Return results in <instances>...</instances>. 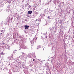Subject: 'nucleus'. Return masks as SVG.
Wrapping results in <instances>:
<instances>
[{
	"label": "nucleus",
	"mask_w": 74,
	"mask_h": 74,
	"mask_svg": "<svg viewBox=\"0 0 74 74\" xmlns=\"http://www.w3.org/2000/svg\"><path fill=\"white\" fill-rule=\"evenodd\" d=\"M6 70H8V69H6Z\"/></svg>",
	"instance_id": "16"
},
{
	"label": "nucleus",
	"mask_w": 74,
	"mask_h": 74,
	"mask_svg": "<svg viewBox=\"0 0 74 74\" xmlns=\"http://www.w3.org/2000/svg\"><path fill=\"white\" fill-rule=\"evenodd\" d=\"M33 61H36V60L34 59H33Z\"/></svg>",
	"instance_id": "9"
},
{
	"label": "nucleus",
	"mask_w": 74,
	"mask_h": 74,
	"mask_svg": "<svg viewBox=\"0 0 74 74\" xmlns=\"http://www.w3.org/2000/svg\"><path fill=\"white\" fill-rule=\"evenodd\" d=\"M47 18H49V19L50 18H49V16H48V17H47Z\"/></svg>",
	"instance_id": "10"
},
{
	"label": "nucleus",
	"mask_w": 74,
	"mask_h": 74,
	"mask_svg": "<svg viewBox=\"0 0 74 74\" xmlns=\"http://www.w3.org/2000/svg\"><path fill=\"white\" fill-rule=\"evenodd\" d=\"M46 38H47V36H46Z\"/></svg>",
	"instance_id": "13"
},
{
	"label": "nucleus",
	"mask_w": 74,
	"mask_h": 74,
	"mask_svg": "<svg viewBox=\"0 0 74 74\" xmlns=\"http://www.w3.org/2000/svg\"><path fill=\"white\" fill-rule=\"evenodd\" d=\"M27 74H28L27 73Z\"/></svg>",
	"instance_id": "20"
},
{
	"label": "nucleus",
	"mask_w": 74,
	"mask_h": 74,
	"mask_svg": "<svg viewBox=\"0 0 74 74\" xmlns=\"http://www.w3.org/2000/svg\"><path fill=\"white\" fill-rule=\"evenodd\" d=\"M2 31H3V30L1 31V32H2Z\"/></svg>",
	"instance_id": "15"
},
{
	"label": "nucleus",
	"mask_w": 74,
	"mask_h": 74,
	"mask_svg": "<svg viewBox=\"0 0 74 74\" xmlns=\"http://www.w3.org/2000/svg\"><path fill=\"white\" fill-rule=\"evenodd\" d=\"M8 59H10L9 58H8Z\"/></svg>",
	"instance_id": "14"
},
{
	"label": "nucleus",
	"mask_w": 74,
	"mask_h": 74,
	"mask_svg": "<svg viewBox=\"0 0 74 74\" xmlns=\"http://www.w3.org/2000/svg\"><path fill=\"white\" fill-rule=\"evenodd\" d=\"M20 47L21 48H22V49H26V47L25 45L23 44H21V45H20Z\"/></svg>",
	"instance_id": "2"
},
{
	"label": "nucleus",
	"mask_w": 74,
	"mask_h": 74,
	"mask_svg": "<svg viewBox=\"0 0 74 74\" xmlns=\"http://www.w3.org/2000/svg\"><path fill=\"white\" fill-rule=\"evenodd\" d=\"M0 55H5V53H3V52H1L0 53Z\"/></svg>",
	"instance_id": "7"
},
{
	"label": "nucleus",
	"mask_w": 74,
	"mask_h": 74,
	"mask_svg": "<svg viewBox=\"0 0 74 74\" xmlns=\"http://www.w3.org/2000/svg\"><path fill=\"white\" fill-rule=\"evenodd\" d=\"M22 42V43H22V42Z\"/></svg>",
	"instance_id": "19"
},
{
	"label": "nucleus",
	"mask_w": 74,
	"mask_h": 74,
	"mask_svg": "<svg viewBox=\"0 0 74 74\" xmlns=\"http://www.w3.org/2000/svg\"><path fill=\"white\" fill-rule=\"evenodd\" d=\"M41 39H42V38H41Z\"/></svg>",
	"instance_id": "17"
},
{
	"label": "nucleus",
	"mask_w": 74,
	"mask_h": 74,
	"mask_svg": "<svg viewBox=\"0 0 74 74\" xmlns=\"http://www.w3.org/2000/svg\"><path fill=\"white\" fill-rule=\"evenodd\" d=\"M41 47V46H38V47L37 48V49H40Z\"/></svg>",
	"instance_id": "6"
},
{
	"label": "nucleus",
	"mask_w": 74,
	"mask_h": 74,
	"mask_svg": "<svg viewBox=\"0 0 74 74\" xmlns=\"http://www.w3.org/2000/svg\"><path fill=\"white\" fill-rule=\"evenodd\" d=\"M1 34H1H2V33L1 32V34Z\"/></svg>",
	"instance_id": "12"
},
{
	"label": "nucleus",
	"mask_w": 74,
	"mask_h": 74,
	"mask_svg": "<svg viewBox=\"0 0 74 74\" xmlns=\"http://www.w3.org/2000/svg\"><path fill=\"white\" fill-rule=\"evenodd\" d=\"M28 12V14H32V12H33L32 11H29Z\"/></svg>",
	"instance_id": "4"
},
{
	"label": "nucleus",
	"mask_w": 74,
	"mask_h": 74,
	"mask_svg": "<svg viewBox=\"0 0 74 74\" xmlns=\"http://www.w3.org/2000/svg\"><path fill=\"white\" fill-rule=\"evenodd\" d=\"M37 37H34L33 38V40L31 41H30V42L31 43V45L32 46H33V43H34V40H37Z\"/></svg>",
	"instance_id": "1"
},
{
	"label": "nucleus",
	"mask_w": 74,
	"mask_h": 74,
	"mask_svg": "<svg viewBox=\"0 0 74 74\" xmlns=\"http://www.w3.org/2000/svg\"><path fill=\"white\" fill-rule=\"evenodd\" d=\"M2 29H4V28H2Z\"/></svg>",
	"instance_id": "18"
},
{
	"label": "nucleus",
	"mask_w": 74,
	"mask_h": 74,
	"mask_svg": "<svg viewBox=\"0 0 74 74\" xmlns=\"http://www.w3.org/2000/svg\"><path fill=\"white\" fill-rule=\"evenodd\" d=\"M12 45H14V43H13L12 44Z\"/></svg>",
	"instance_id": "11"
},
{
	"label": "nucleus",
	"mask_w": 74,
	"mask_h": 74,
	"mask_svg": "<svg viewBox=\"0 0 74 74\" xmlns=\"http://www.w3.org/2000/svg\"><path fill=\"white\" fill-rule=\"evenodd\" d=\"M13 60H18L17 59H16V57L14 58Z\"/></svg>",
	"instance_id": "8"
},
{
	"label": "nucleus",
	"mask_w": 74,
	"mask_h": 74,
	"mask_svg": "<svg viewBox=\"0 0 74 74\" xmlns=\"http://www.w3.org/2000/svg\"><path fill=\"white\" fill-rule=\"evenodd\" d=\"M24 27L25 29H28V28H29V27L28 26H27L26 25H25Z\"/></svg>",
	"instance_id": "3"
},
{
	"label": "nucleus",
	"mask_w": 74,
	"mask_h": 74,
	"mask_svg": "<svg viewBox=\"0 0 74 74\" xmlns=\"http://www.w3.org/2000/svg\"><path fill=\"white\" fill-rule=\"evenodd\" d=\"M18 58H19L21 59H23V56L22 55L20 56Z\"/></svg>",
	"instance_id": "5"
}]
</instances>
